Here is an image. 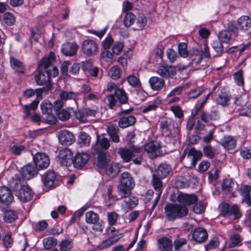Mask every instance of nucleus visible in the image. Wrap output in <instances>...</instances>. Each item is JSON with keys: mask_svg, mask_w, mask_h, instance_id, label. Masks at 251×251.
Instances as JSON below:
<instances>
[{"mask_svg": "<svg viewBox=\"0 0 251 251\" xmlns=\"http://www.w3.org/2000/svg\"><path fill=\"white\" fill-rule=\"evenodd\" d=\"M56 56L54 53L50 51L49 54L44 56L39 64V67L43 68L44 71H40L35 76V81L39 85H45L50 87L51 84L50 82V76L55 77L58 74L56 67L53 65L55 61Z\"/></svg>", "mask_w": 251, "mask_h": 251, "instance_id": "obj_1", "label": "nucleus"}, {"mask_svg": "<svg viewBox=\"0 0 251 251\" xmlns=\"http://www.w3.org/2000/svg\"><path fill=\"white\" fill-rule=\"evenodd\" d=\"M142 148L132 146L130 149L120 148L118 153L125 162L132 160L135 164H140L143 160Z\"/></svg>", "mask_w": 251, "mask_h": 251, "instance_id": "obj_2", "label": "nucleus"}, {"mask_svg": "<svg viewBox=\"0 0 251 251\" xmlns=\"http://www.w3.org/2000/svg\"><path fill=\"white\" fill-rule=\"evenodd\" d=\"M109 147V142H95L92 145L93 154L97 156L96 164L99 168H105L109 162V159L106 156L105 150H107Z\"/></svg>", "mask_w": 251, "mask_h": 251, "instance_id": "obj_3", "label": "nucleus"}, {"mask_svg": "<svg viewBox=\"0 0 251 251\" xmlns=\"http://www.w3.org/2000/svg\"><path fill=\"white\" fill-rule=\"evenodd\" d=\"M167 219L174 221L176 219H181L188 213V209L185 206L178 204L168 203L164 208Z\"/></svg>", "mask_w": 251, "mask_h": 251, "instance_id": "obj_4", "label": "nucleus"}, {"mask_svg": "<svg viewBox=\"0 0 251 251\" xmlns=\"http://www.w3.org/2000/svg\"><path fill=\"white\" fill-rule=\"evenodd\" d=\"M220 215L226 218L234 217V219L240 218L242 214L240 212L239 207L237 204H233L231 206L226 202H223L219 206Z\"/></svg>", "mask_w": 251, "mask_h": 251, "instance_id": "obj_5", "label": "nucleus"}, {"mask_svg": "<svg viewBox=\"0 0 251 251\" xmlns=\"http://www.w3.org/2000/svg\"><path fill=\"white\" fill-rule=\"evenodd\" d=\"M73 153L68 149H63L59 151L58 154V162L61 166H70L73 162Z\"/></svg>", "mask_w": 251, "mask_h": 251, "instance_id": "obj_6", "label": "nucleus"}, {"mask_svg": "<svg viewBox=\"0 0 251 251\" xmlns=\"http://www.w3.org/2000/svg\"><path fill=\"white\" fill-rule=\"evenodd\" d=\"M161 147L159 142H148L144 145V150L151 159H154L162 153Z\"/></svg>", "mask_w": 251, "mask_h": 251, "instance_id": "obj_7", "label": "nucleus"}, {"mask_svg": "<svg viewBox=\"0 0 251 251\" xmlns=\"http://www.w3.org/2000/svg\"><path fill=\"white\" fill-rule=\"evenodd\" d=\"M42 180L47 187H55L58 183L56 174L53 171H47L42 176Z\"/></svg>", "mask_w": 251, "mask_h": 251, "instance_id": "obj_8", "label": "nucleus"}, {"mask_svg": "<svg viewBox=\"0 0 251 251\" xmlns=\"http://www.w3.org/2000/svg\"><path fill=\"white\" fill-rule=\"evenodd\" d=\"M14 201V196L11 190L6 186L0 187V203L9 205Z\"/></svg>", "mask_w": 251, "mask_h": 251, "instance_id": "obj_9", "label": "nucleus"}, {"mask_svg": "<svg viewBox=\"0 0 251 251\" xmlns=\"http://www.w3.org/2000/svg\"><path fill=\"white\" fill-rule=\"evenodd\" d=\"M33 196V192L30 187L26 185H23L18 190L17 196L23 202L30 201Z\"/></svg>", "mask_w": 251, "mask_h": 251, "instance_id": "obj_10", "label": "nucleus"}, {"mask_svg": "<svg viewBox=\"0 0 251 251\" xmlns=\"http://www.w3.org/2000/svg\"><path fill=\"white\" fill-rule=\"evenodd\" d=\"M33 161L36 167L41 169L47 168L50 164L49 156L44 153L39 152L35 154Z\"/></svg>", "mask_w": 251, "mask_h": 251, "instance_id": "obj_11", "label": "nucleus"}, {"mask_svg": "<svg viewBox=\"0 0 251 251\" xmlns=\"http://www.w3.org/2000/svg\"><path fill=\"white\" fill-rule=\"evenodd\" d=\"M124 199V201L121 202V206L122 210L125 212H127L133 209L138 204V199L136 197L129 196Z\"/></svg>", "mask_w": 251, "mask_h": 251, "instance_id": "obj_12", "label": "nucleus"}, {"mask_svg": "<svg viewBox=\"0 0 251 251\" xmlns=\"http://www.w3.org/2000/svg\"><path fill=\"white\" fill-rule=\"evenodd\" d=\"M98 48V44L93 40H86L82 44L83 53L88 56L95 54L97 51Z\"/></svg>", "mask_w": 251, "mask_h": 251, "instance_id": "obj_13", "label": "nucleus"}, {"mask_svg": "<svg viewBox=\"0 0 251 251\" xmlns=\"http://www.w3.org/2000/svg\"><path fill=\"white\" fill-rule=\"evenodd\" d=\"M156 73L161 76L168 78L176 75V70L175 67L171 66H160L157 68Z\"/></svg>", "mask_w": 251, "mask_h": 251, "instance_id": "obj_14", "label": "nucleus"}, {"mask_svg": "<svg viewBox=\"0 0 251 251\" xmlns=\"http://www.w3.org/2000/svg\"><path fill=\"white\" fill-rule=\"evenodd\" d=\"M21 173L25 179L29 180L37 175L38 171L36 166L27 164L21 169Z\"/></svg>", "mask_w": 251, "mask_h": 251, "instance_id": "obj_15", "label": "nucleus"}, {"mask_svg": "<svg viewBox=\"0 0 251 251\" xmlns=\"http://www.w3.org/2000/svg\"><path fill=\"white\" fill-rule=\"evenodd\" d=\"M89 158V155L88 153H78L74 157L73 164L75 168L81 169L87 163Z\"/></svg>", "mask_w": 251, "mask_h": 251, "instance_id": "obj_16", "label": "nucleus"}, {"mask_svg": "<svg viewBox=\"0 0 251 251\" xmlns=\"http://www.w3.org/2000/svg\"><path fill=\"white\" fill-rule=\"evenodd\" d=\"M208 238V233L205 229L199 227L195 229L192 234L193 239L198 243L204 242Z\"/></svg>", "mask_w": 251, "mask_h": 251, "instance_id": "obj_17", "label": "nucleus"}, {"mask_svg": "<svg viewBox=\"0 0 251 251\" xmlns=\"http://www.w3.org/2000/svg\"><path fill=\"white\" fill-rule=\"evenodd\" d=\"M177 127V126L175 125V122L171 119H167L160 123V128L163 135L165 136H168L170 134L172 128Z\"/></svg>", "mask_w": 251, "mask_h": 251, "instance_id": "obj_18", "label": "nucleus"}, {"mask_svg": "<svg viewBox=\"0 0 251 251\" xmlns=\"http://www.w3.org/2000/svg\"><path fill=\"white\" fill-rule=\"evenodd\" d=\"M177 200L179 202L184 205H190L196 202L198 198L195 195L179 193L177 196Z\"/></svg>", "mask_w": 251, "mask_h": 251, "instance_id": "obj_19", "label": "nucleus"}, {"mask_svg": "<svg viewBox=\"0 0 251 251\" xmlns=\"http://www.w3.org/2000/svg\"><path fill=\"white\" fill-rule=\"evenodd\" d=\"M149 81L151 88L154 91H160L165 86L164 80L157 76L151 77Z\"/></svg>", "mask_w": 251, "mask_h": 251, "instance_id": "obj_20", "label": "nucleus"}, {"mask_svg": "<svg viewBox=\"0 0 251 251\" xmlns=\"http://www.w3.org/2000/svg\"><path fill=\"white\" fill-rule=\"evenodd\" d=\"M201 119L202 121L207 123L210 121H216L220 119V114L218 111L212 110L210 113H206L202 110L200 114Z\"/></svg>", "mask_w": 251, "mask_h": 251, "instance_id": "obj_21", "label": "nucleus"}, {"mask_svg": "<svg viewBox=\"0 0 251 251\" xmlns=\"http://www.w3.org/2000/svg\"><path fill=\"white\" fill-rule=\"evenodd\" d=\"M171 171V167L165 163L161 164L155 170L153 175L163 179L166 177Z\"/></svg>", "mask_w": 251, "mask_h": 251, "instance_id": "obj_22", "label": "nucleus"}, {"mask_svg": "<svg viewBox=\"0 0 251 251\" xmlns=\"http://www.w3.org/2000/svg\"><path fill=\"white\" fill-rule=\"evenodd\" d=\"M121 238L118 235L111 236L99 244L96 247V250H103L109 248L112 245L117 243Z\"/></svg>", "mask_w": 251, "mask_h": 251, "instance_id": "obj_23", "label": "nucleus"}, {"mask_svg": "<svg viewBox=\"0 0 251 251\" xmlns=\"http://www.w3.org/2000/svg\"><path fill=\"white\" fill-rule=\"evenodd\" d=\"M120 184L130 188L135 186V181L132 175L127 172L121 174Z\"/></svg>", "mask_w": 251, "mask_h": 251, "instance_id": "obj_24", "label": "nucleus"}, {"mask_svg": "<svg viewBox=\"0 0 251 251\" xmlns=\"http://www.w3.org/2000/svg\"><path fill=\"white\" fill-rule=\"evenodd\" d=\"M78 49V46L75 43H66L62 45L61 51L66 56L74 55Z\"/></svg>", "mask_w": 251, "mask_h": 251, "instance_id": "obj_25", "label": "nucleus"}, {"mask_svg": "<svg viewBox=\"0 0 251 251\" xmlns=\"http://www.w3.org/2000/svg\"><path fill=\"white\" fill-rule=\"evenodd\" d=\"M162 178L157 177L152 175L151 184L154 188L156 196L161 197L163 191V182Z\"/></svg>", "mask_w": 251, "mask_h": 251, "instance_id": "obj_26", "label": "nucleus"}, {"mask_svg": "<svg viewBox=\"0 0 251 251\" xmlns=\"http://www.w3.org/2000/svg\"><path fill=\"white\" fill-rule=\"evenodd\" d=\"M114 95L117 98L118 102L121 105L126 104L128 103V98L125 91L121 88L115 89Z\"/></svg>", "mask_w": 251, "mask_h": 251, "instance_id": "obj_27", "label": "nucleus"}, {"mask_svg": "<svg viewBox=\"0 0 251 251\" xmlns=\"http://www.w3.org/2000/svg\"><path fill=\"white\" fill-rule=\"evenodd\" d=\"M159 249L161 251H170L172 248V242L167 237H161L157 240Z\"/></svg>", "mask_w": 251, "mask_h": 251, "instance_id": "obj_28", "label": "nucleus"}, {"mask_svg": "<svg viewBox=\"0 0 251 251\" xmlns=\"http://www.w3.org/2000/svg\"><path fill=\"white\" fill-rule=\"evenodd\" d=\"M10 65L15 71L19 74H23L25 71V67L23 63L14 57H10Z\"/></svg>", "mask_w": 251, "mask_h": 251, "instance_id": "obj_29", "label": "nucleus"}, {"mask_svg": "<svg viewBox=\"0 0 251 251\" xmlns=\"http://www.w3.org/2000/svg\"><path fill=\"white\" fill-rule=\"evenodd\" d=\"M18 218V212L12 209H8L4 211L3 221L6 223L14 222Z\"/></svg>", "mask_w": 251, "mask_h": 251, "instance_id": "obj_30", "label": "nucleus"}, {"mask_svg": "<svg viewBox=\"0 0 251 251\" xmlns=\"http://www.w3.org/2000/svg\"><path fill=\"white\" fill-rule=\"evenodd\" d=\"M202 155L201 151H197L195 148H191L189 151L187 157L190 158L191 164L195 166L197 162L201 159Z\"/></svg>", "mask_w": 251, "mask_h": 251, "instance_id": "obj_31", "label": "nucleus"}, {"mask_svg": "<svg viewBox=\"0 0 251 251\" xmlns=\"http://www.w3.org/2000/svg\"><path fill=\"white\" fill-rule=\"evenodd\" d=\"M237 25L239 29L247 30L251 26V19L248 16H243L237 21Z\"/></svg>", "mask_w": 251, "mask_h": 251, "instance_id": "obj_32", "label": "nucleus"}, {"mask_svg": "<svg viewBox=\"0 0 251 251\" xmlns=\"http://www.w3.org/2000/svg\"><path fill=\"white\" fill-rule=\"evenodd\" d=\"M136 123V118L133 116H128L127 117H121L118 122L120 127L125 128L129 126H131Z\"/></svg>", "mask_w": 251, "mask_h": 251, "instance_id": "obj_33", "label": "nucleus"}, {"mask_svg": "<svg viewBox=\"0 0 251 251\" xmlns=\"http://www.w3.org/2000/svg\"><path fill=\"white\" fill-rule=\"evenodd\" d=\"M105 168L106 174L111 177H114L120 172L119 164L116 163H112L110 165H107Z\"/></svg>", "mask_w": 251, "mask_h": 251, "instance_id": "obj_34", "label": "nucleus"}, {"mask_svg": "<svg viewBox=\"0 0 251 251\" xmlns=\"http://www.w3.org/2000/svg\"><path fill=\"white\" fill-rule=\"evenodd\" d=\"M1 241L2 242V244L4 248L8 249L12 247L14 240L12 236L11 233L8 232L2 236Z\"/></svg>", "mask_w": 251, "mask_h": 251, "instance_id": "obj_35", "label": "nucleus"}, {"mask_svg": "<svg viewBox=\"0 0 251 251\" xmlns=\"http://www.w3.org/2000/svg\"><path fill=\"white\" fill-rule=\"evenodd\" d=\"M147 23V19L146 17L143 15L141 14L138 16L135 22L134 25V29L136 30H140L144 29Z\"/></svg>", "mask_w": 251, "mask_h": 251, "instance_id": "obj_36", "label": "nucleus"}, {"mask_svg": "<svg viewBox=\"0 0 251 251\" xmlns=\"http://www.w3.org/2000/svg\"><path fill=\"white\" fill-rule=\"evenodd\" d=\"M112 187L109 186L107 188V192L103 195L105 202L109 206L112 205L117 200L116 197L112 194Z\"/></svg>", "mask_w": 251, "mask_h": 251, "instance_id": "obj_37", "label": "nucleus"}, {"mask_svg": "<svg viewBox=\"0 0 251 251\" xmlns=\"http://www.w3.org/2000/svg\"><path fill=\"white\" fill-rule=\"evenodd\" d=\"M248 103V97L245 95H242L235 99L234 104L235 108L238 111L240 110L242 108L245 107L246 104Z\"/></svg>", "mask_w": 251, "mask_h": 251, "instance_id": "obj_38", "label": "nucleus"}, {"mask_svg": "<svg viewBox=\"0 0 251 251\" xmlns=\"http://www.w3.org/2000/svg\"><path fill=\"white\" fill-rule=\"evenodd\" d=\"M58 138L59 141H73L75 140L73 134L67 130L60 131L58 134Z\"/></svg>", "mask_w": 251, "mask_h": 251, "instance_id": "obj_39", "label": "nucleus"}, {"mask_svg": "<svg viewBox=\"0 0 251 251\" xmlns=\"http://www.w3.org/2000/svg\"><path fill=\"white\" fill-rule=\"evenodd\" d=\"M133 188L125 186L120 184L118 185L117 187V192L118 195L120 196V199H123L130 196L131 190Z\"/></svg>", "mask_w": 251, "mask_h": 251, "instance_id": "obj_40", "label": "nucleus"}, {"mask_svg": "<svg viewBox=\"0 0 251 251\" xmlns=\"http://www.w3.org/2000/svg\"><path fill=\"white\" fill-rule=\"evenodd\" d=\"M234 183L231 178L225 179L222 184V190L226 194L232 193Z\"/></svg>", "mask_w": 251, "mask_h": 251, "instance_id": "obj_41", "label": "nucleus"}, {"mask_svg": "<svg viewBox=\"0 0 251 251\" xmlns=\"http://www.w3.org/2000/svg\"><path fill=\"white\" fill-rule=\"evenodd\" d=\"M189 185L188 180L182 176H178L175 179V186L177 188H186L189 187Z\"/></svg>", "mask_w": 251, "mask_h": 251, "instance_id": "obj_42", "label": "nucleus"}, {"mask_svg": "<svg viewBox=\"0 0 251 251\" xmlns=\"http://www.w3.org/2000/svg\"><path fill=\"white\" fill-rule=\"evenodd\" d=\"M78 95V93H75L72 91H63L60 92L59 96L61 100H73L76 103V99Z\"/></svg>", "mask_w": 251, "mask_h": 251, "instance_id": "obj_43", "label": "nucleus"}, {"mask_svg": "<svg viewBox=\"0 0 251 251\" xmlns=\"http://www.w3.org/2000/svg\"><path fill=\"white\" fill-rule=\"evenodd\" d=\"M230 100V97L228 94L222 93L216 99V102L219 105L226 106L228 105Z\"/></svg>", "mask_w": 251, "mask_h": 251, "instance_id": "obj_44", "label": "nucleus"}, {"mask_svg": "<svg viewBox=\"0 0 251 251\" xmlns=\"http://www.w3.org/2000/svg\"><path fill=\"white\" fill-rule=\"evenodd\" d=\"M100 221L99 215L92 211H89L85 214V221L88 224H92Z\"/></svg>", "mask_w": 251, "mask_h": 251, "instance_id": "obj_45", "label": "nucleus"}, {"mask_svg": "<svg viewBox=\"0 0 251 251\" xmlns=\"http://www.w3.org/2000/svg\"><path fill=\"white\" fill-rule=\"evenodd\" d=\"M57 244V239L53 237H46L43 240L44 247L46 250H50L51 248L56 246Z\"/></svg>", "mask_w": 251, "mask_h": 251, "instance_id": "obj_46", "label": "nucleus"}, {"mask_svg": "<svg viewBox=\"0 0 251 251\" xmlns=\"http://www.w3.org/2000/svg\"><path fill=\"white\" fill-rule=\"evenodd\" d=\"M203 152L205 156L212 159L216 153V149L208 144H206L203 147Z\"/></svg>", "mask_w": 251, "mask_h": 251, "instance_id": "obj_47", "label": "nucleus"}, {"mask_svg": "<svg viewBox=\"0 0 251 251\" xmlns=\"http://www.w3.org/2000/svg\"><path fill=\"white\" fill-rule=\"evenodd\" d=\"M136 19V17L134 14L131 12H127L124 17L123 24L126 27H128L135 24Z\"/></svg>", "mask_w": 251, "mask_h": 251, "instance_id": "obj_48", "label": "nucleus"}, {"mask_svg": "<svg viewBox=\"0 0 251 251\" xmlns=\"http://www.w3.org/2000/svg\"><path fill=\"white\" fill-rule=\"evenodd\" d=\"M204 92V89L202 87H196L191 89L187 93V97L190 99H195L201 95Z\"/></svg>", "mask_w": 251, "mask_h": 251, "instance_id": "obj_49", "label": "nucleus"}, {"mask_svg": "<svg viewBox=\"0 0 251 251\" xmlns=\"http://www.w3.org/2000/svg\"><path fill=\"white\" fill-rule=\"evenodd\" d=\"M222 43V42L217 40L213 41L212 43V47L215 52V56H219L224 52V47Z\"/></svg>", "mask_w": 251, "mask_h": 251, "instance_id": "obj_50", "label": "nucleus"}, {"mask_svg": "<svg viewBox=\"0 0 251 251\" xmlns=\"http://www.w3.org/2000/svg\"><path fill=\"white\" fill-rule=\"evenodd\" d=\"M189 57L196 64H199L201 61V52L198 49L193 48L190 51Z\"/></svg>", "mask_w": 251, "mask_h": 251, "instance_id": "obj_51", "label": "nucleus"}, {"mask_svg": "<svg viewBox=\"0 0 251 251\" xmlns=\"http://www.w3.org/2000/svg\"><path fill=\"white\" fill-rule=\"evenodd\" d=\"M218 38L221 42L228 43L231 39L230 32L228 30H223L219 32Z\"/></svg>", "mask_w": 251, "mask_h": 251, "instance_id": "obj_52", "label": "nucleus"}, {"mask_svg": "<svg viewBox=\"0 0 251 251\" xmlns=\"http://www.w3.org/2000/svg\"><path fill=\"white\" fill-rule=\"evenodd\" d=\"M73 241L68 239L62 240L59 245L61 251H69L73 248Z\"/></svg>", "mask_w": 251, "mask_h": 251, "instance_id": "obj_53", "label": "nucleus"}, {"mask_svg": "<svg viewBox=\"0 0 251 251\" xmlns=\"http://www.w3.org/2000/svg\"><path fill=\"white\" fill-rule=\"evenodd\" d=\"M108 74L113 79H118L121 77V70L117 66H113L109 69Z\"/></svg>", "mask_w": 251, "mask_h": 251, "instance_id": "obj_54", "label": "nucleus"}, {"mask_svg": "<svg viewBox=\"0 0 251 251\" xmlns=\"http://www.w3.org/2000/svg\"><path fill=\"white\" fill-rule=\"evenodd\" d=\"M127 80L130 85L133 87L140 88L141 83L138 77L134 75H130L127 77Z\"/></svg>", "mask_w": 251, "mask_h": 251, "instance_id": "obj_55", "label": "nucleus"}, {"mask_svg": "<svg viewBox=\"0 0 251 251\" xmlns=\"http://www.w3.org/2000/svg\"><path fill=\"white\" fill-rule=\"evenodd\" d=\"M73 112L75 118L79 121L85 123L87 121V117L84 108L75 110Z\"/></svg>", "mask_w": 251, "mask_h": 251, "instance_id": "obj_56", "label": "nucleus"}, {"mask_svg": "<svg viewBox=\"0 0 251 251\" xmlns=\"http://www.w3.org/2000/svg\"><path fill=\"white\" fill-rule=\"evenodd\" d=\"M25 150V147L24 145L12 144L10 146V150L15 155H20L22 151Z\"/></svg>", "mask_w": 251, "mask_h": 251, "instance_id": "obj_57", "label": "nucleus"}, {"mask_svg": "<svg viewBox=\"0 0 251 251\" xmlns=\"http://www.w3.org/2000/svg\"><path fill=\"white\" fill-rule=\"evenodd\" d=\"M104 100L108 107L110 109H113L117 102V100L113 94L107 95Z\"/></svg>", "mask_w": 251, "mask_h": 251, "instance_id": "obj_58", "label": "nucleus"}, {"mask_svg": "<svg viewBox=\"0 0 251 251\" xmlns=\"http://www.w3.org/2000/svg\"><path fill=\"white\" fill-rule=\"evenodd\" d=\"M107 215L108 222L109 225H115L117 224V220L119 218V215L115 211L108 212Z\"/></svg>", "mask_w": 251, "mask_h": 251, "instance_id": "obj_59", "label": "nucleus"}, {"mask_svg": "<svg viewBox=\"0 0 251 251\" xmlns=\"http://www.w3.org/2000/svg\"><path fill=\"white\" fill-rule=\"evenodd\" d=\"M42 113L46 115L50 113H51L52 105L48 101H43L40 105Z\"/></svg>", "mask_w": 251, "mask_h": 251, "instance_id": "obj_60", "label": "nucleus"}, {"mask_svg": "<svg viewBox=\"0 0 251 251\" xmlns=\"http://www.w3.org/2000/svg\"><path fill=\"white\" fill-rule=\"evenodd\" d=\"M161 103V100H160L156 99L154 100L152 102L149 104L148 106L145 107L143 109V113H147L150 111L155 110L158 105Z\"/></svg>", "mask_w": 251, "mask_h": 251, "instance_id": "obj_61", "label": "nucleus"}, {"mask_svg": "<svg viewBox=\"0 0 251 251\" xmlns=\"http://www.w3.org/2000/svg\"><path fill=\"white\" fill-rule=\"evenodd\" d=\"M178 51L181 57L186 58L189 54L187 50V44L185 43H180L178 45Z\"/></svg>", "mask_w": 251, "mask_h": 251, "instance_id": "obj_62", "label": "nucleus"}, {"mask_svg": "<svg viewBox=\"0 0 251 251\" xmlns=\"http://www.w3.org/2000/svg\"><path fill=\"white\" fill-rule=\"evenodd\" d=\"M3 21L7 25H11L14 24L15 18L13 14L7 12L3 15Z\"/></svg>", "mask_w": 251, "mask_h": 251, "instance_id": "obj_63", "label": "nucleus"}, {"mask_svg": "<svg viewBox=\"0 0 251 251\" xmlns=\"http://www.w3.org/2000/svg\"><path fill=\"white\" fill-rule=\"evenodd\" d=\"M234 78L238 85L242 86L244 83L243 78V72L239 70L234 74Z\"/></svg>", "mask_w": 251, "mask_h": 251, "instance_id": "obj_64", "label": "nucleus"}]
</instances>
